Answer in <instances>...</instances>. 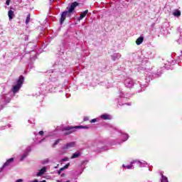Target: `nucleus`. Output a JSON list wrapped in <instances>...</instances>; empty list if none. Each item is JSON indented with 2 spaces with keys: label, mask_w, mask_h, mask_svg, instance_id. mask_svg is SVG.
Returning a JSON list of instances; mask_svg holds the SVG:
<instances>
[{
  "label": "nucleus",
  "mask_w": 182,
  "mask_h": 182,
  "mask_svg": "<svg viewBox=\"0 0 182 182\" xmlns=\"http://www.w3.org/2000/svg\"><path fill=\"white\" fill-rule=\"evenodd\" d=\"M79 5V4L76 1L73 2L70 7H68L67 9H68V11H64L61 14V18H60V23H63L65 20L66 19V16L68 15V12L69 14H71V12H73L75 10V8H76Z\"/></svg>",
  "instance_id": "1"
},
{
  "label": "nucleus",
  "mask_w": 182,
  "mask_h": 182,
  "mask_svg": "<svg viewBox=\"0 0 182 182\" xmlns=\"http://www.w3.org/2000/svg\"><path fill=\"white\" fill-rule=\"evenodd\" d=\"M133 164H136L138 167H146L147 166V163L146 161H132L129 165H122V167L125 168V170H132L133 168Z\"/></svg>",
  "instance_id": "2"
},
{
  "label": "nucleus",
  "mask_w": 182,
  "mask_h": 182,
  "mask_svg": "<svg viewBox=\"0 0 182 182\" xmlns=\"http://www.w3.org/2000/svg\"><path fill=\"white\" fill-rule=\"evenodd\" d=\"M23 80H25V78L23 76L21 75L16 80V85H14L11 89V92H13V93H18V92L21 90V87H22V85H23Z\"/></svg>",
  "instance_id": "3"
},
{
  "label": "nucleus",
  "mask_w": 182,
  "mask_h": 182,
  "mask_svg": "<svg viewBox=\"0 0 182 182\" xmlns=\"http://www.w3.org/2000/svg\"><path fill=\"white\" fill-rule=\"evenodd\" d=\"M76 129H83V127L82 126H75V127H67L64 128V130L67 132H65V134H70L71 133H73L76 131Z\"/></svg>",
  "instance_id": "4"
},
{
  "label": "nucleus",
  "mask_w": 182,
  "mask_h": 182,
  "mask_svg": "<svg viewBox=\"0 0 182 182\" xmlns=\"http://www.w3.org/2000/svg\"><path fill=\"white\" fill-rule=\"evenodd\" d=\"M75 146H76V142L71 141V142L64 144L62 146V150H70V149H73V147H75Z\"/></svg>",
  "instance_id": "5"
},
{
  "label": "nucleus",
  "mask_w": 182,
  "mask_h": 182,
  "mask_svg": "<svg viewBox=\"0 0 182 182\" xmlns=\"http://www.w3.org/2000/svg\"><path fill=\"white\" fill-rule=\"evenodd\" d=\"M92 147L95 148V150H97V151H100L101 150H103L105 148L103 147V143L102 142H94L92 144Z\"/></svg>",
  "instance_id": "6"
},
{
  "label": "nucleus",
  "mask_w": 182,
  "mask_h": 182,
  "mask_svg": "<svg viewBox=\"0 0 182 182\" xmlns=\"http://www.w3.org/2000/svg\"><path fill=\"white\" fill-rule=\"evenodd\" d=\"M126 87L132 88L134 86V81L132 78H127L124 80Z\"/></svg>",
  "instance_id": "7"
},
{
  "label": "nucleus",
  "mask_w": 182,
  "mask_h": 182,
  "mask_svg": "<svg viewBox=\"0 0 182 182\" xmlns=\"http://www.w3.org/2000/svg\"><path fill=\"white\" fill-rule=\"evenodd\" d=\"M118 133L122 140V141H126L129 139V134H124V132H122V130L118 131Z\"/></svg>",
  "instance_id": "8"
},
{
  "label": "nucleus",
  "mask_w": 182,
  "mask_h": 182,
  "mask_svg": "<svg viewBox=\"0 0 182 182\" xmlns=\"http://www.w3.org/2000/svg\"><path fill=\"white\" fill-rule=\"evenodd\" d=\"M46 171H48V168L46 166H44L36 173V176L42 177V176H43V174H45Z\"/></svg>",
  "instance_id": "9"
},
{
  "label": "nucleus",
  "mask_w": 182,
  "mask_h": 182,
  "mask_svg": "<svg viewBox=\"0 0 182 182\" xmlns=\"http://www.w3.org/2000/svg\"><path fill=\"white\" fill-rule=\"evenodd\" d=\"M119 97L120 99H118V102L120 104V102H125V100H127V97H124V93L123 92H119Z\"/></svg>",
  "instance_id": "10"
},
{
  "label": "nucleus",
  "mask_w": 182,
  "mask_h": 182,
  "mask_svg": "<svg viewBox=\"0 0 182 182\" xmlns=\"http://www.w3.org/2000/svg\"><path fill=\"white\" fill-rule=\"evenodd\" d=\"M172 15L175 16V18H180V16H181V11L178 9H174L172 12Z\"/></svg>",
  "instance_id": "11"
},
{
  "label": "nucleus",
  "mask_w": 182,
  "mask_h": 182,
  "mask_svg": "<svg viewBox=\"0 0 182 182\" xmlns=\"http://www.w3.org/2000/svg\"><path fill=\"white\" fill-rule=\"evenodd\" d=\"M100 118L103 120H112V115L108 114H104L100 116Z\"/></svg>",
  "instance_id": "12"
},
{
  "label": "nucleus",
  "mask_w": 182,
  "mask_h": 182,
  "mask_svg": "<svg viewBox=\"0 0 182 182\" xmlns=\"http://www.w3.org/2000/svg\"><path fill=\"white\" fill-rule=\"evenodd\" d=\"M88 13H89V10H85V11L81 13L80 14V17L78 18V21H82V19H83V18H85V16H86Z\"/></svg>",
  "instance_id": "13"
},
{
  "label": "nucleus",
  "mask_w": 182,
  "mask_h": 182,
  "mask_svg": "<svg viewBox=\"0 0 182 182\" xmlns=\"http://www.w3.org/2000/svg\"><path fill=\"white\" fill-rule=\"evenodd\" d=\"M122 58V55L120 53H115L112 55V60H117V59H120Z\"/></svg>",
  "instance_id": "14"
},
{
  "label": "nucleus",
  "mask_w": 182,
  "mask_h": 182,
  "mask_svg": "<svg viewBox=\"0 0 182 182\" xmlns=\"http://www.w3.org/2000/svg\"><path fill=\"white\" fill-rule=\"evenodd\" d=\"M143 41H144V38H143V36L139 37L136 41V45H141L143 43Z\"/></svg>",
  "instance_id": "15"
},
{
  "label": "nucleus",
  "mask_w": 182,
  "mask_h": 182,
  "mask_svg": "<svg viewBox=\"0 0 182 182\" xmlns=\"http://www.w3.org/2000/svg\"><path fill=\"white\" fill-rule=\"evenodd\" d=\"M13 161H14V158H11L8 159L7 161L4 164L3 168L6 167V166H9V164H11V163H12Z\"/></svg>",
  "instance_id": "16"
},
{
  "label": "nucleus",
  "mask_w": 182,
  "mask_h": 182,
  "mask_svg": "<svg viewBox=\"0 0 182 182\" xmlns=\"http://www.w3.org/2000/svg\"><path fill=\"white\" fill-rule=\"evenodd\" d=\"M69 166H70V164H67L64 167L61 168L58 171V174H60L63 170H66V168H69Z\"/></svg>",
  "instance_id": "17"
},
{
  "label": "nucleus",
  "mask_w": 182,
  "mask_h": 182,
  "mask_svg": "<svg viewBox=\"0 0 182 182\" xmlns=\"http://www.w3.org/2000/svg\"><path fill=\"white\" fill-rule=\"evenodd\" d=\"M80 154H81L80 152L77 151L73 154V156H71V159H77V157H80Z\"/></svg>",
  "instance_id": "18"
},
{
  "label": "nucleus",
  "mask_w": 182,
  "mask_h": 182,
  "mask_svg": "<svg viewBox=\"0 0 182 182\" xmlns=\"http://www.w3.org/2000/svg\"><path fill=\"white\" fill-rule=\"evenodd\" d=\"M8 15L10 21L11 19H14V11L12 10L9 11Z\"/></svg>",
  "instance_id": "19"
},
{
  "label": "nucleus",
  "mask_w": 182,
  "mask_h": 182,
  "mask_svg": "<svg viewBox=\"0 0 182 182\" xmlns=\"http://www.w3.org/2000/svg\"><path fill=\"white\" fill-rule=\"evenodd\" d=\"M161 182H168V179L167 178V177L164 176V175H162Z\"/></svg>",
  "instance_id": "20"
},
{
  "label": "nucleus",
  "mask_w": 182,
  "mask_h": 182,
  "mask_svg": "<svg viewBox=\"0 0 182 182\" xmlns=\"http://www.w3.org/2000/svg\"><path fill=\"white\" fill-rule=\"evenodd\" d=\"M27 156H28V154H27V153L23 154L21 156V161H22L23 160H25V159H26Z\"/></svg>",
  "instance_id": "21"
},
{
  "label": "nucleus",
  "mask_w": 182,
  "mask_h": 182,
  "mask_svg": "<svg viewBox=\"0 0 182 182\" xmlns=\"http://www.w3.org/2000/svg\"><path fill=\"white\" fill-rule=\"evenodd\" d=\"M4 109V101L2 100H0V110Z\"/></svg>",
  "instance_id": "22"
},
{
  "label": "nucleus",
  "mask_w": 182,
  "mask_h": 182,
  "mask_svg": "<svg viewBox=\"0 0 182 182\" xmlns=\"http://www.w3.org/2000/svg\"><path fill=\"white\" fill-rule=\"evenodd\" d=\"M29 21H31V15H28L26 18V25H28V23H29Z\"/></svg>",
  "instance_id": "23"
},
{
  "label": "nucleus",
  "mask_w": 182,
  "mask_h": 182,
  "mask_svg": "<svg viewBox=\"0 0 182 182\" xmlns=\"http://www.w3.org/2000/svg\"><path fill=\"white\" fill-rule=\"evenodd\" d=\"M177 42H178V43H179V45H182V36H180V38L178 39Z\"/></svg>",
  "instance_id": "24"
},
{
  "label": "nucleus",
  "mask_w": 182,
  "mask_h": 182,
  "mask_svg": "<svg viewBox=\"0 0 182 182\" xmlns=\"http://www.w3.org/2000/svg\"><path fill=\"white\" fill-rule=\"evenodd\" d=\"M98 120H99V119L95 118V119H91V120L90 121V123H96V122H97Z\"/></svg>",
  "instance_id": "25"
},
{
  "label": "nucleus",
  "mask_w": 182,
  "mask_h": 182,
  "mask_svg": "<svg viewBox=\"0 0 182 182\" xmlns=\"http://www.w3.org/2000/svg\"><path fill=\"white\" fill-rule=\"evenodd\" d=\"M60 141V139H57L53 144V147H55Z\"/></svg>",
  "instance_id": "26"
},
{
  "label": "nucleus",
  "mask_w": 182,
  "mask_h": 182,
  "mask_svg": "<svg viewBox=\"0 0 182 182\" xmlns=\"http://www.w3.org/2000/svg\"><path fill=\"white\" fill-rule=\"evenodd\" d=\"M10 3H11V0H6V5H9Z\"/></svg>",
  "instance_id": "27"
},
{
  "label": "nucleus",
  "mask_w": 182,
  "mask_h": 182,
  "mask_svg": "<svg viewBox=\"0 0 182 182\" xmlns=\"http://www.w3.org/2000/svg\"><path fill=\"white\" fill-rule=\"evenodd\" d=\"M87 120H89V117H84V122H87Z\"/></svg>",
  "instance_id": "28"
},
{
  "label": "nucleus",
  "mask_w": 182,
  "mask_h": 182,
  "mask_svg": "<svg viewBox=\"0 0 182 182\" xmlns=\"http://www.w3.org/2000/svg\"><path fill=\"white\" fill-rule=\"evenodd\" d=\"M69 160V158L66 157L63 159V161H68Z\"/></svg>",
  "instance_id": "29"
},
{
  "label": "nucleus",
  "mask_w": 182,
  "mask_h": 182,
  "mask_svg": "<svg viewBox=\"0 0 182 182\" xmlns=\"http://www.w3.org/2000/svg\"><path fill=\"white\" fill-rule=\"evenodd\" d=\"M38 134H40V136H42L43 134V131H40Z\"/></svg>",
  "instance_id": "30"
},
{
  "label": "nucleus",
  "mask_w": 182,
  "mask_h": 182,
  "mask_svg": "<svg viewBox=\"0 0 182 182\" xmlns=\"http://www.w3.org/2000/svg\"><path fill=\"white\" fill-rule=\"evenodd\" d=\"M10 101H11V98H8L7 103H9Z\"/></svg>",
  "instance_id": "31"
},
{
  "label": "nucleus",
  "mask_w": 182,
  "mask_h": 182,
  "mask_svg": "<svg viewBox=\"0 0 182 182\" xmlns=\"http://www.w3.org/2000/svg\"><path fill=\"white\" fill-rule=\"evenodd\" d=\"M43 140H45V139H43L40 141V143H42V141H43Z\"/></svg>",
  "instance_id": "32"
},
{
  "label": "nucleus",
  "mask_w": 182,
  "mask_h": 182,
  "mask_svg": "<svg viewBox=\"0 0 182 182\" xmlns=\"http://www.w3.org/2000/svg\"><path fill=\"white\" fill-rule=\"evenodd\" d=\"M8 127H11V124H9V125H8Z\"/></svg>",
  "instance_id": "33"
},
{
  "label": "nucleus",
  "mask_w": 182,
  "mask_h": 182,
  "mask_svg": "<svg viewBox=\"0 0 182 182\" xmlns=\"http://www.w3.org/2000/svg\"><path fill=\"white\" fill-rule=\"evenodd\" d=\"M63 176H65V174L63 173V174L61 175V176L63 177Z\"/></svg>",
  "instance_id": "34"
},
{
  "label": "nucleus",
  "mask_w": 182,
  "mask_h": 182,
  "mask_svg": "<svg viewBox=\"0 0 182 182\" xmlns=\"http://www.w3.org/2000/svg\"><path fill=\"white\" fill-rule=\"evenodd\" d=\"M178 31H180V27L178 28Z\"/></svg>",
  "instance_id": "35"
},
{
  "label": "nucleus",
  "mask_w": 182,
  "mask_h": 182,
  "mask_svg": "<svg viewBox=\"0 0 182 182\" xmlns=\"http://www.w3.org/2000/svg\"><path fill=\"white\" fill-rule=\"evenodd\" d=\"M122 105H124V103H122Z\"/></svg>",
  "instance_id": "36"
}]
</instances>
